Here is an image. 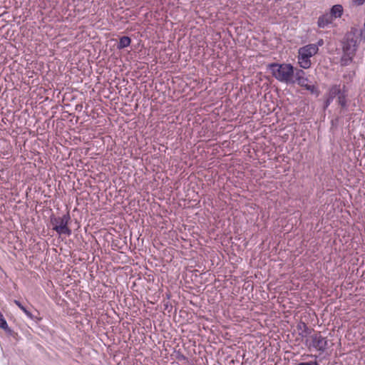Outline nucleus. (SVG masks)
I'll use <instances>...</instances> for the list:
<instances>
[{
	"instance_id": "nucleus-1",
	"label": "nucleus",
	"mask_w": 365,
	"mask_h": 365,
	"mask_svg": "<svg viewBox=\"0 0 365 365\" xmlns=\"http://www.w3.org/2000/svg\"><path fill=\"white\" fill-rule=\"evenodd\" d=\"M273 77L277 81L286 84H293L294 81V66L290 63H272L268 65Z\"/></svg>"
},
{
	"instance_id": "nucleus-2",
	"label": "nucleus",
	"mask_w": 365,
	"mask_h": 365,
	"mask_svg": "<svg viewBox=\"0 0 365 365\" xmlns=\"http://www.w3.org/2000/svg\"><path fill=\"white\" fill-rule=\"evenodd\" d=\"M70 222L71 216L68 212L62 217L51 216L52 229L60 235L64 234L69 236L71 235V230L68 227Z\"/></svg>"
},
{
	"instance_id": "nucleus-3",
	"label": "nucleus",
	"mask_w": 365,
	"mask_h": 365,
	"mask_svg": "<svg viewBox=\"0 0 365 365\" xmlns=\"http://www.w3.org/2000/svg\"><path fill=\"white\" fill-rule=\"evenodd\" d=\"M342 43L343 53L355 54L358 46V29L351 28L346 34Z\"/></svg>"
},
{
	"instance_id": "nucleus-4",
	"label": "nucleus",
	"mask_w": 365,
	"mask_h": 365,
	"mask_svg": "<svg viewBox=\"0 0 365 365\" xmlns=\"http://www.w3.org/2000/svg\"><path fill=\"white\" fill-rule=\"evenodd\" d=\"M312 343L310 346H312L317 351L324 352L328 346V341L327 338L323 337L320 333H315L311 336Z\"/></svg>"
},
{
	"instance_id": "nucleus-5",
	"label": "nucleus",
	"mask_w": 365,
	"mask_h": 365,
	"mask_svg": "<svg viewBox=\"0 0 365 365\" xmlns=\"http://www.w3.org/2000/svg\"><path fill=\"white\" fill-rule=\"evenodd\" d=\"M336 98L337 103L341 106L340 113L344 114L348 108L347 91L346 90L345 86H343L341 88L339 85V93L337 95Z\"/></svg>"
},
{
	"instance_id": "nucleus-6",
	"label": "nucleus",
	"mask_w": 365,
	"mask_h": 365,
	"mask_svg": "<svg viewBox=\"0 0 365 365\" xmlns=\"http://www.w3.org/2000/svg\"><path fill=\"white\" fill-rule=\"evenodd\" d=\"M319 48L314 44H308L303 47L299 48L298 50L299 54L304 55L306 58H311L317 53Z\"/></svg>"
},
{
	"instance_id": "nucleus-7",
	"label": "nucleus",
	"mask_w": 365,
	"mask_h": 365,
	"mask_svg": "<svg viewBox=\"0 0 365 365\" xmlns=\"http://www.w3.org/2000/svg\"><path fill=\"white\" fill-rule=\"evenodd\" d=\"M339 93V85H334L329 89L328 92V97L324 101V108L326 109L329 106L333 100L336 98L337 95Z\"/></svg>"
},
{
	"instance_id": "nucleus-8",
	"label": "nucleus",
	"mask_w": 365,
	"mask_h": 365,
	"mask_svg": "<svg viewBox=\"0 0 365 365\" xmlns=\"http://www.w3.org/2000/svg\"><path fill=\"white\" fill-rule=\"evenodd\" d=\"M334 19L328 13L321 15L317 20V26L319 28L324 29L333 23Z\"/></svg>"
},
{
	"instance_id": "nucleus-9",
	"label": "nucleus",
	"mask_w": 365,
	"mask_h": 365,
	"mask_svg": "<svg viewBox=\"0 0 365 365\" xmlns=\"http://www.w3.org/2000/svg\"><path fill=\"white\" fill-rule=\"evenodd\" d=\"M343 6L341 4H335L330 9V11L328 14L335 19L340 18L343 14Z\"/></svg>"
},
{
	"instance_id": "nucleus-10",
	"label": "nucleus",
	"mask_w": 365,
	"mask_h": 365,
	"mask_svg": "<svg viewBox=\"0 0 365 365\" xmlns=\"http://www.w3.org/2000/svg\"><path fill=\"white\" fill-rule=\"evenodd\" d=\"M297 328L298 330L302 331V332L299 333V335L302 337L307 336L311 334L312 331H313L312 329L309 328L307 327V325L306 324V323H304L303 322H300L297 324Z\"/></svg>"
},
{
	"instance_id": "nucleus-11",
	"label": "nucleus",
	"mask_w": 365,
	"mask_h": 365,
	"mask_svg": "<svg viewBox=\"0 0 365 365\" xmlns=\"http://www.w3.org/2000/svg\"><path fill=\"white\" fill-rule=\"evenodd\" d=\"M297 58H298V63L301 68H302L304 69H307L311 66L312 63H311V60L309 58H306L304 56V55L299 54V53H298Z\"/></svg>"
},
{
	"instance_id": "nucleus-12",
	"label": "nucleus",
	"mask_w": 365,
	"mask_h": 365,
	"mask_svg": "<svg viewBox=\"0 0 365 365\" xmlns=\"http://www.w3.org/2000/svg\"><path fill=\"white\" fill-rule=\"evenodd\" d=\"M131 39L128 36H123L119 39L117 48L118 49H123L130 46Z\"/></svg>"
},
{
	"instance_id": "nucleus-13",
	"label": "nucleus",
	"mask_w": 365,
	"mask_h": 365,
	"mask_svg": "<svg viewBox=\"0 0 365 365\" xmlns=\"http://www.w3.org/2000/svg\"><path fill=\"white\" fill-rule=\"evenodd\" d=\"M355 54H349L344 53L341 58V66H346L350 64L353 60V57Z\"/></svg>"
},
{
	"instance_id": "nucleus-14",
	"label": "nucleus",
	"mask_w": 365,
	"mask_h": 365,
	"mask_svg": "<svg viewBox=\"0 0 365 365\" xmlns=\"http://www.w3.org/2000/svg\"><path fill=\"white\" fill-rule=\"evenodd\" d=\"M14 302L16 305H17L24 313L25 314L31 319L34 320L36 318L34 316L31 314V312H29L25 306L23 305V304L19 301V300H14Z\"/></svg>"
},
{
	"instance_id": "nucleus-15",
	"label": "nucleus",
	"mask_w": 365,
	"mask_h": 365,
	"mask_svg": "<svg viewBox=\"0 0 365 365\" xmlns=\"http://www.w3.org/2000/svg\"><path fill=\"white\" fill-rule=\"evenodd\" d=\"M305 72L302 69H297V71H294V78H295V80H294L295 82L300 80L301 78H305L304 76Z\"/></svg>"
},
{
	"instance_id": "nucleus-16",
	"label": "nucleus",
	"mask_w": 365,
	"mask_h": 365,
	"mask_svg": "<svg viewBox=\"0 0 365 365\" xmlns=\"http://www.w3.org/2000/svg\"><path fill=\"white\" fill-rule=\"evenodd\" d=\"M306 90L309 91L311 93L315 94L317 96L319 94V91L318 88L314 85H307L305 88Z\"/></svg>"
},
{
	"instance_id": "nucleus-17",
	"label": "nucleus",
	"mask_w": 365,
	"mask_h": 365,
	"mask_svg": "<svg viewBox=\"0 0 365 365\" xmlns=\"http://www.w3.org/2000/svg\"><path fill=\"white\" fill-rule=\"evenodd\" d=\"M308 82L309 79L306 77L297 81V84L303 88H305L308 85Z\"/></svg>"
},
{
	"instance_id": "nucleus-18",
	"label": "nucleus",
	"mask_w": 365,
	"mask_h": 365,
	"mask_svg": "<svg viewBox=\"0 0 365 365\" xmlns=\"http://www.w3.org/2000/svg\"><path fill=\"white\" fill-rule=\"evenodd\" d=\"M8 325L4 315L0 312V328L4 329Z\"/></svg>"
},
{
	"instance_id": "nucleus-19",
	"label": "nucleus",
	"mask_w": 365,
	"mask_h": 365,
	"mask_svg": "<svg viewBox=\"0 0 365 365\" xmlns=\"http://www.w3.org/2000/svg\"><path fill=\"white\" fill-rule=\"evenodd\" d=\"M3 330H4L5 332L10 336H14L15 334L14 330H12L8 325Z\"/></svg>"
},
{
	"instance_id": "nucleus-20",
	"label": "nucleus",
	"mask_w": 365,
	"mask_h": 365,
	"mask_svg": "<svg viewBox=\"0 0 365 365\" xmlns=\"http://www.w3.org/2000/svg\"><path fill=\"white\" fill-rule=\"evenodd\" d=\"M297 365H318V363L317 361L301 362Z\"/></svg>"
},
{
	"instance_id": "nucleus-21",
	"label": "nucleus",
	"mask_w": 365,
	"mask_h": 365,
	"mask_svg": "<svg viewBox=\"0 0 365 365\" xmlns=\"http://www.w3.org/2000/svg\"><path fill=\"white\" fill-rule=\"evenodd\" d=\"M353 2L356 6H361L364 4L365 0H353Z\"/></svg>"
},
{
	"instance_id": "nucleus-22",
	"label": "nucleus",
	"mask_w": 365,
	"mask_h": 365,
	"mask_svg": "<svg viewBox=\"0 0 365 365\" xmlns=\"http://www.w3.org/2000/svg\"><path fill=\"white\" fill-rule=\"evenodd\" d=\"M315 46H317V48H319V46H322L324 44L323 39H319L317 43H314Z\"/></svg>"
},
{
	"instance_id": "nucleus-23",
	"label": "nucleus",
	"mask_w": 365,
	"mask_h": 365,
	"mask_svg": "<svg viewBox=\"0 0 365 365\" xmlns=\"http://www.w3.org/2000/svg\"><path fill=\"white\" fill-rule=\"evenodd\" d=\"M358 35H360L361 38H364L365 39V30H360V31H358Z\"/></svg>"
},
{
	"instance_id": "nucleus-24",
	"label": "nucleus",
	"mask_w": 365,
	"mask_h": 365,
	"mask_svg": "<svg viewBox=\"0 0 365 365\" xmlns=\"http://www.w3.org/2000/svg\"><path fill=\"white\" fill-rule=\"evenodd\" d=\"M364 30H365V22H364Z\"/></svg>"
}]
</instances>
